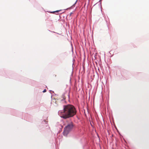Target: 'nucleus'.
I'll list each match as a JSON object with an SVG mask.
<instances>
[{"label":"nucleus","mask_w":149,"mask_h":149,"mask_svg":"<svg viewBox=\"0 0 149 149\" xmlns=\"http://www.w3.org/2000/svg\"><path fill=\"white\" fill-rule=\"evenodd\" d=\"M63 108V110L58 111V114L64 119L72 117L76 114V111L73 105L69 104L64 105Z\"/></svg>","instance_id":"1"},{"label":"nucleus","mask_w":149,"mask_h":149,"mask_svg":"<svg viewBox=\"0 0 149 149\" xmlns=\"http://www.w3.org/2000/svg\"><path fill=\"white\" fill-rule=\"evenodd\" d=\"M46 90L45 89L44 91H42L44 93L46 92Z\"/></svg>","instance_id":"3"},{"label":"nucleus","mask_w":149,"mask_h":149,"mask_svg":"<svg viewBox=\"0 0 149 149\" xmlns=\"http://www.w3.org/2000/svg\"><path fill=\"white\" fill-rule=\"evenodd\" d=\"M100 3H101V0L99 1V2H100Z\"/></svg>","instance_id":"6"},{"label":"nucleus","mask_w":149,"mask_h":149,"mask_svg":"<svg viewBox=\"0 0 149 149\" xmlns=\"http://www.w3.org/2000/svg\"><path fill=\"white\" fill-rule=\"evenodd\" d=\"M73 126V124L72 122H71L68 123L64 128L63 132L64 135L67 136L68 134L72 130Z\"/></svg>","instance_id":"2"},{"label":"nucleus","mask_w":149,"mask_h":149,"mask_svg":"<svg viewBox=\"0 0 149 149\" xmlns=\"http://www.w3.org/2000/svg\"><path fill=\"white\" fill-rule=\"evenodd\" d=\"M72 13H70V15H72Z\"/></svg>","instance_id":"5"},{"label":"nucleus","mask_w":149,"mask_h":149,"mask_svg":"<svg viewBox=\"0 0 149 149\" xmlns=\"http://www.w3.org/2000/svg\"><path fill=\"white\" fill-rule=\"evenodd\" d=\"M60 10H57V11H54V12H58Z\"/></svg>","instance_id":"4"},{"label":"nucleus","mask_w":149,"mask_h":149,"mask_svg":"<svg viewBox=\"0 0 149 149\" xmlns=\"http://www.w3.org/2000/svg\"><path fill=\"white\" fill-rule=\"evenodd\" d=\"M77 1H76V2H75V3H76Z\"/></svg>","instance_id":"7"}]
</instances>
